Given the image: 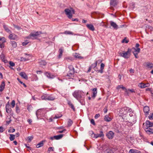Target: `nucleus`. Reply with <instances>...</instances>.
Instances as JSON below:
<instances>
[{
    "label": "nucleus",
    "mask_w": 153,
    "mask_h": 153,
    "mask_svg": "<svg viewBox=\"0 0 153 153\" xmlns=\"http://www.w3.org/2000/svg\"><path fill=\"white\" fill-rule=\"evenodd\" d=\"M97 65V63H96L95 62V63L92 64L91 66L92 67V68H93L95 70V68L96 67Z\"/></svg>",
    "instance_id": "nucleus-44"
},
{
    "label": "nucleus",
    "mask_w": 153,
    "mask_h": 153,
    "mask_svg": "<svg viewBox=\"0 0 153 153\" xmlns=\"http://www.w3.org/2000/svg\"><path fill=\"white\" fill-rule=\"evenodd\" d=\"M39 64L41 66H45L46 65V63L45 61L42 60L39 62Z\"/></svg>",
    "instance_id": "nucleus-37"
},
{
    "label": "nucleus",
    "mask_w": 153,
    "mask_h": 153,
    "mask_svg": "<svg viewBox=\"0 0 153 153\" xmlns=\"http://www.w3.org/2000/svg\"><path fill=\"white\" fill-rule=\"evenodd\" d=\"M9 38L10 39L15 40L17 38V36L14 34H10L9 36Z\"/></svg>",
    "instance_id": "nucleus-20"
},
{
    "label": "nucleus",
    "mask_w": 153,
    "mask_h": 153,
    "mask_svg": "<svg viewBox=\"0 0 153 153\" xmlns=\"http://www.w3.org/2000/svg\"><path fill=\"white\" fill-rule=\"evenodd\" d=\"M33 136H29L27 137V138L28 139V140L29 142H30L33 139Z\"/></svg>",
    "instance_id": "nucleus-46"
},
{
    "label": "nucleus",
    "mask_w": 153,
    "mask_h": 153,
    "mask_svg": "<svg viewBox=\"0 0 153 153\" xmlns=\"http://www.w3.org/2000/svg\"><path fill=\"white\" fill-rule=\"evenodd\" d=\"M19 75L24 79H28V76L24 72H21L19 74Z\"/></svg>",
    "instance_id": "nucleus-22"
},
{
    "label": "nucleus",
    "mask_w": 153,
    "mask_h": 153,
    "mask_svg": "<svg viewBox=\"0 0 153 153\" xmlns=\"http://www.w3.org/2000/svg\"><path fill=\"white\" fill-rule=\"evenodd\" d=\"M100 114H97L95 116V117H94L96 119H97L99 117H100Z\"/></svg>",
    "instance_id": "nucleus-59"
},
{
    "label": "nucleus",
    "mask_w": 153,
    "mask_h": 153,
    "mask_svg": "<svg viewBox=\"0 0 153 153\" xmlns=\"http://www.w3.org/2000/svg\"><path fill=\"white\" fill-rule=\"evenodd\" d=\"M105 153H113L112 150L110 149H108L105 152Z\"/></svg>",
    "instance_id": "nucleus-42"
},
{
    "label": "nucleus",
    "mask_w": 153,
    "mask_h": 153,
    "mask_svg": "<svg viewBox=\"0 0 153 153\" xmlns=\"http://www.w3.org/2000/svg\"><path fill=\"white\" fill-rule=\"evenodd\" d=\"M15 129L14 128H13L12 129H10L8 130V132H13L15 131Z\"/></svg>",
    "instance_id": "nucleus-54"
},
{
    "label": "nucleus",
    "mask_w": 153,
    "mask_h": 153,
    "mask_svg": "<svg viewBox=\"0 0 153 153\" xmlns=\"http://www.w3.org/2000/svg\"><path fill=\"white\" fill-rule=\"evenodd\" d=\"M146 125L147 128L151 127L153 126V123L149 120L146 122Z\"/></svg>",
    "instance_id": "nucleus-19"
},
{
    "label": "nucleus",
    "mask_w": 153,
    "mask_h": 153,
    "mask_svg": "<svg viewBox=\"0 0 153 153\" xmlns=\"http://www.w3.org/2000/svg\"><path fill=\"white\" fill-rule=\"evenodd\" d=\"M21 59L22 61H27L29 60L28 58H26L24 57H22Z\"/></svg>",
    "instance_id": "nucleus-50"
},
{
    "label": "nucleus",
    "mask_w": 153,
    "mask_h": 153,
    "mask_svg": "<svg viewBox=\"0 0 153 153\" xmlns=\"http://www.w3.org/2000/svg\"><path fill=\"white\" fill-rule=\"evenodd\" d=\"M4 130V129L3 127L1 126L0 127V133L2 132Z\"/></svg>",
    "instance_id": "nucleus-58"
},
{
    "label": "nucleus",
    "mask_w": 153,
    "mask_h": 153,
    "mask_svg": "<svg viewBox=\"0 0 153 153\" xmlns=\"http://www.w3.org/2000/svg\"><path fill=\"white\" fill-rule=\"evenodd\" d=\"M104 66L105 65L103 63H102L101 64L100 69H103Z\"/></svg>",
    "instance_id": "nucleus-61"
},
{
    "label": "nucleus",
    "mask_w": 153,
    "mask_h": 153,
    "mask_svg": "<svg viewBox=\"0 0 153 153\" xmlns=\"http://www.w3.org/2000/svg\"><path fill=\"white\" fill-rule=\"evenodd\" d=\"M128 107H124L120 110L119 113L120 115L126 114L128 112Z\"/></svg>",
    "instance_id": "nucleus-6"
},
{
    "label": "nucleus",
    "mask_w": 153,
    "mask_h": 153,
    "mask_svg": "<svg viewBox=\"0 0 153 153\" xmlns=\"http://www.w3.org/2000/svg\"><path fill=\"white\" fill-rule=\"evenodd\" d=\"M41 99L42 100H47V95L42 96Z\"/></svg>",
    "instance_id": "nucleus-49"
},
{
    "label": "nucleus",
    "mask_w": 153,
    "mask_h": 153,
    "mask_svg": "<svg viewBox=\"0 0 153 153\" xmlns=\"http://www.w3.org/2000/svg\"><path fill=\"white\" fill-rule=\"evenodd\" d=\"M64 11L66 15L70 19L72 18L73 14H75V11L72 8H66L65 10Z\"/></svg>",
    "instance_id": "nucleus-3"
},
{
    "label": "nucleus",
    "mask_w": 153,
    "mask_h": 153,
    "mask_svg": "<svg viewBox=\"0 0 153 153\" xmlns=\"http://www.w3.org/2000/svg\"><path fill=\"white\" fill-rule=\"evenodd\" d=\"M139 44L138 43H137L135 45L136 48H133L132 49L134 50V51H132V52L136 58H139L138 54L140 52V48H139Z\"/></svg>",
    "instance_id": "nucleus-4"
},
{
    "label": "nucleus",
    "mask_w": 153,
    "mask_h": 153,
    "mask_svg": "<svg viewBox=\"0 0 153 153\" xmlns=\"http://www.w3.org/2000/svg\"><path fill=\"white\" fill-rule=\"evenodd\" d=\"M63 136V134H60L58 135L54 136L53 137H54V139L56 140H59Z\"/></svg>",
    "instance_id": "nucleus-31"
},
{
    "label": "nucleus",
    "mask_w": 153,
    "mask_h": 153,
    "mask_svg": "<svg viewBox=\"0 0 153 153\" xmlns=\"http://www.w3.org/2000/svg\"><path fill=\"white\" fill-rule=\"evenodd\" d=\"M9 64L11 66H15V63L12 62L10 61L9 62Z\"/></svg>",
    "instance_id": "nucleus-55"
},
{
    "label": "nucleus",
    "mask_w": 153,
    "mask_h": 153,
    "mask_svg": "<svg viewBox=\"0 0 153 153\" xmlns=\"http://www.w3.org/2000/svg\"><path fill=\"white\" fill-rule=\"evenodd\" d=\"M110 23L111 25L114 29H117L118 28V26L115 23L112 21H111Z\"/></svg>",
    "instance_id": "nucleus-17"
},
{
    "label": "nucleus",
    "mask_w": 153,
    "mask_h": 153,
    "mask_svg": "<svg viewBox=\"0 0 153 153\" xmlns=\"http://www.w3.org/2000/svg\"><path fill=\"white\" fill-rule=\"evenodd\" d=\"M84 93L82 91L76 90L72 93V95L74 98L80 102V99L82 98Z\"/></svg>",
    "instance_id": "nucleus-1"
},
{
    "label": "nucleus",
    "mask_w": 153,
    "mask_h": 153,
    "mask_svg": "<svg viewBox=\"0 0 153 153\" xmlns=\"http://www.w3.org/2000/svg\"><path fill=\"white\" fill-rule=\"evenodd\" d=\"M146 67L148 68L151 69L153 68V64L150 62L145 63Z\"/></svg>",
    "instance_id": "nucleus-16"
},
{
    "label": "nucleus",
    "mask_w": 153,
    "mask_h": 153,
    "mask_svg": "<svg viewBox=\"0 0 153 153\" xmlns=\"http://www.w3.org/2000/svg\"><path fill=\"white\" fill-rule=\"evenodd\" d=\"M11 104L12 105V108H13L15 105V100H13L12 102L11 103Z\"/></svg>",
    "instance_id": "nucleus-48"
},
{
    "label": "nucleus",
    "mask_w": 153,
    "mask_h": 153,
    "mask_svg": "<svg viewBox=\"0 0 153 153\" xmlns=\"http://www.w3.org/2000/svg\"><path fill=\"white\" fill-rule=\"evenodd\" d=\"M45 141V140H42L41 142H40L38 144L36 147L37 148H39L40 147H42L43 146L44 144V142Z\"/></svg>",
    "instance_id": "nucleus-27"
},
{
    "label": "nucleus",
    "mask_w": 153,
    "mask_h": 153,
    "mask_svg": "<svg viewBox=\"0 0 153 153\" xmlns=\"http://www.w3.org/2000/svg\"><path fill=\"white\" fill-rule=\"evenodd\" d=\"M11 43L12 46L13 48H15L17 46V44L15 42L12 41H11Z\"/></svg>",
    "instance_id": "nucleus-39"
},
{
    "label": "nucleus",
    "mask_w": 153,
    "mask_h": 153,
    "mask_svg": "<svg viewBox=\"0 0 153 153\" xmlns=\"http://www.w3.org/2000/svg\"><path fill=\"white\" fill-rule=\"evenodd\" d=\"M122 42H123V43L125 42L126 43H127L128 42V41L127 40H126L125 39H124L122 41Z\"/></svg>",
    "instance_id": "nucleus-64"
},
{
    "label": "nucleus",
    "mask_w": 153,
    "mask_h": 153,
    "mask_svg": "<svg viewBox=\"0 0 153 153\" xmlns=\"http://www.w3.org/2000/svg\"><path fill=\"white\" fill-rule=\"evenodd\" d=\"M42 33L40 31L35 32L33 33H31L29 36L27 37L28 39H36L37 37V36L41 34Z\"/></svg>",
    "instance_id": "nucleus-5"
},
{
    "label": "nucleus",
    "mask_w": 153,
    "mask_h": 153,
    "mask_svg": "<svg viewBox=\"0 0 153 153\" xmlns=\"http://www.w3.org/2000/svg\"><path fill=\"white\" fill-rule=\"evenodd\" d=\"M114 136V133L112 131H110L106 134V136L109 139H112Z\"/></svg>",
    "instance_id": "nucleus-8"
},
{
    "label": "nucleus",
    "mask_w": 153,
    "mask_h": 153,
    "mask_svg": "<svg viewBox=\"0 0 153 153\" xmlns=\"http://www.w3.org/2000/svg\"><path fill=\"white\" fill-rule=\"evenodd\" d=\"M128 112H132V113H133V111L132 110V109L130 108H128Z\"/></svg>",
    "instance_id": "nucleus-63"
},
{
    "label": "nucleus",
    "mask_w": 153,
    "mask_h": 153,
    "mask_svg": "<svg viewBox=\"0 0 153 153\" xmlns=\"http://www.w3.org/2000/svg\"><path fill=\"white\" fill-rule=\"evenodd\" d=\"M68 104L69 105V106H70L71 108L73 109V111H75V109L74 105L70 101H68Z\"/></svg>",
    "instance_id": "nucleus-23"
},
{
    "label": "nucleus",
    "mask_w": 153,
    "mask_h": 153,
    "mask_svg": "<svg viewBox=\"0 0 153 153\" xmlns=\"http://www.w3.org/2000/svg\"><path fill=\"white\" fill-rule=\"evenodd\" d=\"M102 62V60L101 59H99L98 60H97L95 61V62L97 63L100 64Z\"/></svg>",
    "instance_id": "nucleus-52"
},
{
    "label": "nucleus",
    "mask_w": 153,
    "mask_h": 153,
    "mask_svg": "<svg viewBox=\"0 0 153 153\" xmlns=\"http://www.w3.org/2000/svg\"><path fill=\"white\" fill-rule=\"evenodd\" d=\"M52 151H54V148L53 147H50L48 148V151L50 152L51 150Z\"/></svg>",
    "instance_id": "nucleus-57"
},
{
    "label": "nucleus",
    "mask_w": 153,
    "mask_h": 153,
    "mask_svg": "<svg viewBox=\"0 0 153 153\" xmlns=\"http://www.w3.org/2000/svg\"><path fill=\"white\" fill-rule=\"evenodd\" d=\"M118 2V0H111L110 5L111 6H116Z\"/></svg>",
    "instance_id": "nucleus-14"
},
{
    "label": "nucleus",
    "mask_w": 153,
    "mask_h": 153,
    "mask_svg": "<svg viewBox=\"0 0 153 153\" xmlns=\"http://www.w3.org/2000/svg\"><path fill=\"white\" fill-rule=\"evenodd\" d=\"M74 72H73V71L68 72V73L67 76L68 79H73L74 76Z\"/></svg>",
    "instance_id": "nucleus-13"
},
{
    "label": "nucleus",
    "mask_w": 153,
    "mask_h": 153,
    "mask_svg": "<svg viewBox=\"0 0 153 153\" xmlns=\"http://www.w3.org/2000/svg\"><path fill=\"white\" fill-rule=\"evenodd\" d=\"M13 25L15 28H16L18 30H19L21 29V28L20 27L16 25Z\"/></svg>",
    "instance_id": "nucleus-47"
},
{
    "label": "nucleus",
    "mask_w": 153,
    "mask_h": 153,
    "mask_svg": "<svg viewBox=\"0 0 153 153\" xmlns=\"http://www.w3.org/2000/svg\"><path fill=\"white\" fill-rule=\"evenodd\" d=\"M125 91V93L128 95L129 93V89H127L126 88V89L124 90Z\"/></svg>",
    "instance_id": "nucleus-51"
},
{
    "label": "nucleus",
    "mask_w": 153,
    "mask_h": 153,
    "mask_svg": "<svg viewBox=\"0 0 153 153\" xmlns=\"http://www.w3.org/2000/svg\"><path fill=\"white\" fill-rule=\"evenodd\" d=\"M16 111L17 113H19L20 112V109L19 107L17 105H16Z\"/></svg>",
    "instance_id": "nucleus-43"
},
{
    "label": "nucleus",
    "mask_w": 153,
    "mask_h": 153,
    "mask_svg": "<svg viewBox=\"0 0 153 153\" xmlns=\"http://www.w3.org/2000/svg\"><path fill=\"white\" fill-rule=\"evenodd\" d=\"M4 42L2 40L1 38L0 39V47L2 48L4 47Z\"/></svg>",
    "instance_id": "nucleus-34"
},
{
    "label": "nucleus",
    "mask_w": 153,
    "mask_h": 153,
    "mask_svg": "<svg viewBox=\"0 0 153 153\" xmlns=\"http://www.w3.org/2000/svg\"><path fill=\"white\" fill-rule=\"evenodd\" d=\"M74 57L79 59H81L83 58V57L80 56V54L78 53H76L74 55Z\"/></svg>",
    "instance_id": "nucleus-33"
},
{
    "label": "nucleus",
    "mask_w": 153,
    "mask_h": 153,
    "mask_svg": "<svg viewBox=\"0 0 153 153\" xmlns=\"http://www.w3.org/2000/svg\"><path fill=\"white\" fill-rule=\"evenodd\" d=\"M55 99V97L52 95H47V100H53Z\"/></svg>",
    "instance_id": "nucleus-28"
},
{
    "label": "nucleus",
    "mask_w": 153,
    "mask_h": 153,
    "mask_svg": "<svg viewBox=\"0 0 153 153\" xmlns=\"http://www.w3.org/2000/svg\"><path fill=\"white\" fill-rule=\"evenodd\" d=\"M72 123H73L72 121L71 120L69 119V121L68 123V126H70L72 125Z\"/></svg>",
    "instance_id": "nucleus-41"
},
{
    "label": "nucleus",
    "mask_w": 153,
    "mask_h": 153,
    "mask_svg": "<svg viewBox=\"0 0 153 153\" xmlns=\"http://www.w3.org/2000/svg\"><path fill=\"white\" fill-rule=\"evenodd\" d=\"M92 90L93 91V95L92 97L94 98L96 97L97 93V88H93Z\"/></svg>",
    "instance_id": "nucleus-30"
},
{
    "label": "nucleus",
    "mask_w": 153,
    "mask_h": 153,
    "mask_svg": "<svg viewBox=\"0 0 153 153\" xmlns=\"http://www.w3.org/2000/svg\"><path fill=\"white\" fill-rule=\"evenodd\" d=\"M103 111L105 113H106L108 111L107 107V106H105L103 109Z\"/></svg>",
    "instance_id": "nucleus-56"
},
{
    "label": "nucleus",
    "mask_w": 153,
    "mask_h": 153,
    "mask_svg": "<svg viewBox=\"0 0 153 153\" xmlns=\"http://www.w3.org/2000/svg\"><path fill=\"white\" fill-rule=\"evenodd\" d=\"M3 27L7 33H11V31L9 29L7 26L5 25H3Z\"/></svg>",
    "instance_id": "nucleus-32"
},
{
    "label": "nucleus",
    "mask_w": 153,
    "mask_h": 153,
    "mask_svg": "<svg viewBox=\"0 0 153 153\" xmlns=\"http://www.w3.org/2000/svg\"><path fill=\"white\" fill-rule=\"evenodd\" d=\"M149 118L151 120H153V113L150 114L149 116Z\"/></svg>",
    "instance_id": "nucleus-53"
},
{
    "label": "nucleus",
    "mask_w": 153,
    "mask_h": 153,
    "mask_svg": "<svg viewBox=\"0 0 153 153\" xmlns=\"http://www.w3.org/2000/svg\"><path fill=\"white\" fill-rule=\"evenodd\" d=\"M131 51L132 49H131L128 48L126 51H123L122 52H120L119 55L120 56L124 57V58L128 59L130 56Z\"/></svg>",
    "instance_id": "nucleus-2"
},
{
    "label": "nucleus",
    "mask_w": 153,
    "mask_h": 153,
    "mask_svg": "<svg viewBox=\"0 0 153 153\" xmlns=\"http://www.w3.org/2000/svg\"><path fill=\"white\" fill-rule=\"evenodd\" d=\"M6 111L7 113H10L11 112V109L10 107L9 102H8L6 105Z\"/></svg>",
    "instance_id": "nucleus-18"
},
{
    "label": "nucleus",
    "mask_w": 153,
    "mask_h": 153,
    "mask_svg": "<svg viewBox=\"0 0 153 153\" xmlns=\"http://www.w3.org/2000/svg\"><path fill=\"white\" fill-rule=\"evenodd\" d=\"M5 86V84L4 82V81L2 82L0 86V91L1 92L2 91L4 90Z\"/></svg>",
    "instance_id": "nucleus-24"
},
{
    "label": "nucleus",
    "mask_w": 153,
    "mask_h": 153,
    "mask_svg": "<svg viewBox=\"0 0 153 153\" xmlns=\"http://www.w3.org/2000/svg\"><path fill=\"white\" fill-rule=\"evenodd\" d=\"M104 120L106 122H110V121L112 119L110 117H109L108 115H106L104 117Z\"/></svg>",
    "instance_id": "nucleus-29"
},
{
    "label": "nucleus",
    "mask_w": 153,
    "mask_h": 153,
    "mask_svg": "<svg viewBox=\"0 0 153 153\" xmlns=\"http://www.w3.org/2000/svg\"><path fill=\"white\" fill-rule=\"evenodd\" d=\"M87 28L90 30L93 31L95 30L94 26L92 24H87L86 25Z\"/></svg>",
    "instance_id": "nucleus-21"
},
{
    "label": "nucleus",
    "mask_w": 153,
    "mask_h": 153,
    "mask_svg": "<svg viewBox=\"0 0 153 153\" xmlns=\"http://www.w3.org/2000/svg\"><path fill=\"white\" fill-rule=\"evenodd\" d=\"M28 42L26 41V42H22V44L23 46H25V45H27L28 44Z\"/></svg>",
    "instance_id": "nucleus-62"
},
{
    "label": "nucleus",
    "mask_w": 153,
    "mask_h": 153,
    "mask_svg": "<svg viewBox=\"0 0 153 153\" xmlns=\"http://www.w3.org/2000/svg\"><path fill=\"white\" fill-rule=\"evenodd\" d=\"M0 56L2 60L3 61H4V60L5 56L4 54L2 53L0 55Z\"/></svg>",
    "instance_id": "nucleus-40"
},
{
    "label": "nucleus",
    "mask_w": 153,
    "mask_h": 153,
    "mask_svg": "<svg viewBox=\"0 0 153 153\" xmlns=\"http://www.w3.org/2000/svg\"><path fill=\"white\" fill-rule=\"evenodd\" d=\"M68 68L69 69V72L73 71V72H74V68L73 66L71 65H70L68 66Z\"/></svg>",
    "instance_id": "nucleus-35"
},
{
    "label": "nucleus",
    "mask_w": 153,
    "mask_h": 153,
    "mask_svg": "<svg viewBox=\"0 0 153 153\" xmlns=\"http://www.w3.org/2000/svg\"><path fill=\"white\" fill-rule=\"evenodd\" d=\"M10 137H9L10 141H13L15 139V135L12 134H10Z\"/></svg>",
    "instance_id": "nucleus-38"
},
{
    "label": "nucleus",
    "mask_w": 153,
    "mask_h": 153,
    "mask_svg": "<svg viewBox=\"0 0 153 153\" xmlns=\"http://www.w3.org/2000/svg\"><path fill=\"white\" fill-rule=\"evenodd\" d=\"M45 75L48 78L50 79H53L55 77L54 75L51 74L50 73L48 72H45Z\"/></svg>",
    "instance_id": "nucleus-15"
},
{
    "label": "nucleus",
    "mask_w": 153,
    "mask_h": 153,
    "mask_svg": "<svg viewBox=\"0 0 153 153\" xmlns=\"http://www.w3.org/2000/svg\"><path fill=\"white\" fill-rule=\"evenodd\" d=\"M59 55L58 56V58L59 59L61 58L62 56V53L63 52V49H62V48H60L59 49Z\"/></svg>",
    "instance_id": "nucleus-26"
},
{
    "label": "nucleus",
    "mask_w": 153,
    "mask_h": 153,
    "mask_svg": "<svg viewBox=\"0 0 153 153\" xmlns=\"http://www.w3.org/2000/svg\"><path fill=\"white\" fill-rule=\"evenodd\" d=\"M91 123L93 125H95V123L94 122V119H92L91 120Z\"/></svg>",
    "instance_id": "nucleus-60"
},
{
    "label": "nucleus",
    "mask_w": 153,
    "mask_h": 153,
    "mask_svg": "<svg viewBox=\"0 0 153 153\" xmlns=\"http://www.w3.org/2000/svg\"><path fill=\"white\" fill-rule=\"evenodd\" d=\"M129 153H141V152L136 149H131L129 151Z\"/></svg>",
    "instance_id": "nucleus-25"
},
{
    "label": "nucleus",
    "mask_w": 153,
    "mask_h": 153,
    "mask_svg": "<svg viewBox=\"0 0 153 153\" xmlns=\"http://www.w3.org/2000/svg\"><path fill=\"white\" fill-rule=\"evenodd\" d=\"M64 33L66 34H71L72 35L74 34V33L68 30L65 31L64 33Z\"/></svg>",
    "instance_id": "nucleus-36"
},
{
    "label": "nucleus",
    "mask_w": 153,
    "mask_h": 153,
    "mask_svg": "<svg viewBox=\"0 0 153 153\" xmlns=\"http://www.w3.org/2000/svg\"><path fill=\"white\" fill-rule=\"evenodd\" d=\"M146 132L149 134H153V128L151 127L146 128L145 129Z\"/></svg>",
    "instance_id": "nucleus-11"
},
{
    "label": "nucleus",
    "mask_w": 153,
    "mask_h": 153,
    "mask_svg": "<svg viewBox=\"0 0 153 153\" xmlns=\"http://www.w3.org/2000/svg\"><path fill=\"white\" fill-rule=\"evenodd\" d=\"M94 136L93 137L95 138H97L98 137H103L104 134H103V132L102 131H100V134H94L93 133Z\"/></svg>",
    "instance_id": "nucleus-7"
},
{
    "label": "nucleus",
    "mask_w": 153,
    "mask_h": 153,
    "mask_svg": "<svg viewBox=\"0 0 153 153\" xmlns=\"http://www.w3.org/2000/svg\"><path fill=\"white\" fill-rule=\"evenodd\" d=\"M43 111H44L43 109H40L38 110L36 114L37 117H38L39 115H44Z\"/></svg>",
    "instance_id": "nucleus-12"
},
{
    "label": "nucleus",
    "mask_w": 153,
    "mask_h": 153,
    "mask_svg": "<svg viewBox=\"0 0 153 153\" xmlns=\"http://www.w3.org/2000/svg\"><path fill=\"white\" fill-rule=\"evenodd\" d=\"M117 88L118 89L122 88L123 90H124L125 89H126V88L123 87V85H119L118 86Z\"/></svg>",
    "instance_id": "nucleus-45"
},
{
    "label": "nucleus",
    "mask_w": 153,
    "mask_h": 153,
    "mask_svg": "<svg viewBox=\"0 0 153 153\" xmlns=\"http://www.w3.org/2000/svg\"><path fill=\"white\" fill-rule=\"evenodd\" d=\"M138 86L141 88H144L149 87L150 86V84L148 83L145 84L141 82L139 84Z\"/></svg>",
    "instance_id": "nucleus-10"
},
{
    "label": "nucleus",
    "mask_w": 153,
    "mask_h": 153,
    "mask_svg": "<svg viewBox=\"0 0 153 153\" xmlns=\"http://www.w3.org/2000/svg\"><path fill=\"white\" fill-rule=\"evenodd\" d=\"M143 111L145 113V115L147 117L149 114V108L147 106H145L144 107Z\"/></svg>",
    "instance_id": "nucleus-9"
}]
</instances>
